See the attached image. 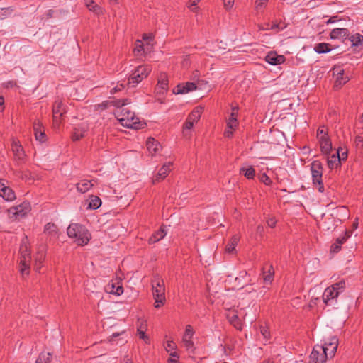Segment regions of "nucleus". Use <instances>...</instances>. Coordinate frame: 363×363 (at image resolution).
I'll list each match as a JSON object with an SVG mask.
<instances>
[{"label":"nucleus","instance_id":"7","mask_svg":"<svg viewBox=\"0 0 363 363\" xmlns=\"http://www.w3.org/2000/svg\"><path fill=\"white\" fill-rule=\"evenodd\" d=\"M330 350L327 347H321L320 345L314 346L310 357L308 363H325L329 354L328 351Z\"/></svg>","mask_w":363,"mask_h":363},{"label":"nucleus","instance_id":"16","mask_svg":"<svg viewBox=\"0 0 363 363\" xmlns=\"http://www.w3.org/2000/svg\"><path fill=\"white\" fill-rule=\"evenodd\" d=\"M0 196L6 201H13L16 198L13 191L1 182H0Z\"/></svg>","mask_w":363,"mask_h":363},{"label":"nucleus","instance_id":"31","mask_svg":"<svg viewBox=\"0 0 363 363\" xmlns=\"http://www.w3.org/2000/svg\"><path fill=\"white\" fill-rule=\"evenodd\" d=\"M328 165L331 169L338 167L340 165V157L336 154H333L328 157Z\"/></svg>","mask_w":363,"mask_h":363},{"label":"nucleus","instance_id":"19","mask_svg":"<svg viewBox=\"0 0 363 363\" xmlns=\"http://www.w3.org/2000/svg\"><path fill=\"white\" fill-rule=\"evenodd\" d=\"M147 149L152 155H156L161 150V145L159 142L153 138H149L146 143Z\"/></svg>","mask_w":363,"mask_h":363},{"label":"nucleus","instance_id":"20","mask_svg":"<svg viewBox=\"0 0 363 363\" xmlns=\"http://www.w3.org/2000/svg\"><path fill=\"white\" fill-rule=\"evenodd\" d=\"M349 31L346 28H333L330 34V38L343 40L349 36Z\"/></svg>","mask_w":363,"mask_h":363},{"label":"nucleus","instance_id":"54","mask_svg":"<svg viewBox=\"0 0 363 363\" xmlns=\"http://www.w3.org/2000/svg\"><path fill=\"white\" fill-rule=\"evenodd\" d=\"M11 13L9 9H0V18H4Z\"/></svg>","mask_w":363,"mask_h":363},{"label":"nucleus","instance_id":"4","mask_svg":"<svg viewBox=\"0 0 363 363\" xmlns=\"http://www.w3.org/2000/svg\"><path fill=\"white\" fill-rule=\"evenodd\" d=\"M345 283L341 281L327 287L323 294V301L326 305H332L338 297L339 294L344 290Z\"/></svg>","mask_w":363,"mask_h":363},{"label":"nucleus","instance_id":"43","mask_svg":"<svg viewBox=\"0 0 363 363\" xmlns=\"http://www.w3.org/2000/svg\"><path fill=\"white\" fill-rule=\"evenodd\" d=\"M286 27L285 25L284 24H279V23H273L271 27L269 28V25H267V26L266 28L263 27V26H260L259 27V29L260 30H269V29H272V30H283L284 28Z\"/></svg>","mask_w":363,"mask_h":363},{"label":"nucleus","instance_id":"12","mask_svg":"<svg viewBox=\"0 0 363 363\" xmlns=\"http://www.w3.org/2000/svg\"><path fill=\"white\" fill-rule=\"evenodd\" d=\"M196 85L194 82H186L179 84L173 90L175 94H186L190 91L196 90Z\"/></svg>","mask_w":363,"mask_h":363},{"label":"nucleus","instance_id":"32","mask_svg":"<svg viewBox=\"0 0 363 363\" xmlns=\"http://www.w3.org/2000/svg\"><path fill=\"white\" fill-rule=\"evenodd\" d=\"M167 235V231L164 228H160L157 232H156L151 238L149 239L150 243H155L156 242L160 241Z\"/></svg>","mask_w":363,"mask_h":363},{"label":"nucleus","instance_id":"9","mask_svg":"<svg viewBox=\"0 0 363 363\" xmlns=\"http://www.w3.org/2000/svg\"><path fill=\"white\" fill-rule=\"evenodd\" d=\"M311 169L313 184L317 186L320 192H323L324 191V186L322 182V164L319 161H314L311 164Z\"/></svg>","mask_w":363,"mask_h":363},{"label":"nucleus","instance_id":"53","mask_svg":"<svg viewBox=\"0 0 363 363\" xmlns=\"http://www.w3.org/2000/svg\"><path fill=\"white\" fill-rule=\"evenodd\" d=\"M260 181L262 182H263L264 184H267V185H269L271 183V180L269 178V177L267 175H266L265 174H263L260 176V178H259Z\"/></svg>","mask_w":363,"mask_h":363},{"label":"nucleus","instance_id":"64","mask_svg":"<svg viewBox=\"0 0 363 363\" xmlns=\"http://www.w3.org/2000/svg\"><path fill=\"white\" fill-rule=\"evenodd\" d=\"M234 129H228L227 128V129L225 130V133H224V135L225 137L227 138H230L232 135H233V130Z\"/></svg>","mask_w":363,"mask_h":363},{"label":"nucleus","instance_id":"8","mask_svg":"<svg viewBox=\"0 0 363 363\" xmlns=\"http://www.w3.org/2000/svg\"><path fill=\"white\" fill-rule=\"evenodd\" d=\"M330 350L327 347H321L320 345L314 346L310 357L308 363H325L329 354L328 351Z\"/></svg>","mask_w":363,"mask_h":363},{"label":"nucleus","instance_id":"37","mask_svg":"<svg viewBox=\"0 0 363 363\" xmlns=\"http://www.w3.org/2000/svg\"><path fill=\"white\" fill-rule=\"evenodd\" d=\"M51 353L41 352L35 363H50L51 362Z\"/></svg>","mask_w":363,"mask_h":363},{"label":"nucleus","instance_id":"44","mask_svg":"<svg viewBox=\"0 0 363 363\" xmlns=\"http://www.w3.org/2000/svg\"><path fill=\"white\" fill-rule=\"evenodd\" d=\"M274 273V272L272 269V267L271 266L267 274L264 273V281L265 283H271L272 281Z\"/></svg>","mask_w":363,"mask_h":363},{"label":"nucleus","instance_id":"55","mask_svg":"<svg viewBox=\"0 0 363 363\" xmlns=\"http://www.w3.org/2000/svg\"><path fill=\"white\" fill-rule=\"evenodd\" d=\"M267 223L269 227L274 228L276 225L277 220L274 217L270 216L267 219Z\"/></svg>","mask_w":363,"mask_h":363},{"label":"nucleus","instance_id":"33","mask_svg":"<svg viewBox=\"0 0 363 363\" xmlns=\"http://www.w3.org/2000/svg\"><path fill=\"white\" fill-rule=\"evenodd\" d=\"M44 231L46 234L52 237H55L58 234L57 227L55 224L51 223H48L45 225Z\"/></svg>","mask_w":363,"mask_h":363},{"label":"nucleus","instance_id":"50","mask_svg":"<svg viewBox=\"0 0 363 363\" xmlns=\"http://www.w3.org/2000/svg\"><path fill=\"white\" fill-rule=\"evenodd\" d=\"M43 258H44V256L43 254H38L35 256L34 257V259H35V265L38 264V262L39 263H41L43 260ZM40 267H38L36 266V269L38 270V269H40Z\"/></svg>","mask_w":363,"mask_h":363},{"label":"nucleus","instance_id":"34","mask_svg":"<svg viewBox=\"0 0 363 363\" xmlns=\"http://www.w3.org/2000/svg\"><path fill=\"white\" fill-rule=\"evenodd\" d=\"M240 240V237L238 235H234L229 243L225 247V251L228 253H232L235 250V246L237 245L238 241Z\"/></svg>","mask_w":363,"mask_h":363},{"label":"nucleus","instance_id":"21","mask_svg":"<svg viewBox=\"0 0 363 363\" xmlns=\"http://www.w3.org/2000/svg\"><path fill=\"white\" fill-rule=\"evenodd\" d=\"M265 60L269 64L277 65L283 63L285 58L283 55H279L276 52H269L265 57Z\"/></svg>","mask_w":363,"mask_h":363},{"label":"nucleus","instance_id":"28","mask_svg":"<svg viewBox=\"0 0 363 363\" xmlns=\"http://www.w3.org/2000/svg\"><path fill=\"white\" fill-rule=\"evenodd\" d=\"M86 203L88 206L87 208L95 210L101 206V200L99 197H98L96 196L91 195L86 201Z\"/></svg>","mask_w":363,"mask_h":363},{"label":"nucleus","instance_id":"62","mask_svg":"<svg viewBox=\"0 0 363 363\" xmlns=\"http://www.w3.org/2000/svg\"><path fill=\"white\" fill-rule=\"evenodd\" d=\"M123 88V84H120L118 86H116L113 89H111V94L116 93L117 91H121Z\"/></svg>","mask_w":363,"mask_h":363},{"label":"nucleus","instance_id":"41","mask_svg":"<svg viewBox=\"0 0 363 363\" xmlns=\"http://www.w3.org/2000/svg\"><path fill=\"white\" fill-rule=\"evenodd\" d=\"M85 4L90 11L98 13L100 10V8L94 3L93 0H86Z\"/></svg>","mask_w":363,"mask_h":363},{"label":"nucleus","instance_id":"47","mask_svg":"<svg viewBox=\"0 0 363 363\" xmlns=\"http://www.w3.org/2000/svg\"><path fill=\"white\" fill-rule=\"evenodd\" d=\"M336 155H337V157H340V161L341 162V160H346V158L347 157V152L344 149L340 148V149H338V150L336 153Z\"/></svg>","mask_w":363,"mask_h":363},{"label":"nucleus","instance_id":"60","mask_svg":"<svg viewBox=\"0 0 363 363\" xmlns=\"http://www.w3.org/2000/svg\"><path fill=\"white\" fill-rule=\"evenodd\" d=\"M153 35L152 33H149V34H144L143 35V40L145 41H153Z\"/></svg>","mask_w":363,"mask_h":363},{"label":"nucleus","instance_id":"26","mask_svg":"<svg viewBox=\"0 0 363 363\" xmlns=\"http://www.w3.org/2000/svg\"><path fill=\"white\" fill-rule=\"evenodd\" d=\"M94 186L91 181L83 179L77 184V189L79 192L84 194Z\"/></svg>","mask_w":363,"mask_h":363},{"label":"nucleus","instance_id":"14","mask_svg":"<svg viewBox=\"0 0 363 363\" xmlns=\"http://www.w3.org/2000/svg\"><path fill=\"white\" fill-rule=\"evenodd\" d=\"M333 75L335 76V86L336 87H340L342 84H345L348 80V77L344 76V71L341 67H334L333 69Z\"/></svg>","mask_w":363,"mask_h":363},{"label":"nucleus","instance_id":"2","mask_svg":"<svg viewBox=\"0 0 363 363\" xmlns=\"http://www.w3.org/2000/svg\"><path fill=\"white\" fill-rule=\"evenodd\" d=\"M67 235L70 238L74 239L78 245H84L91 238L89 231L82 225L72 223L67 228Z\"/></svg>","mask_w":363,"mask_h":363},{"label":"nucleus","instance_id":"57","mask_svg":"<svg viewBox=\"0 0 363 363\" xmlns=\"http://www.w3.org/2000/svg\"><path fill=\"white\" fill-rule=\"evenodd\" d=\"M199 1H200V0H190V5H189V7L190 8V9H191L192 11H194V12H195V11H196V9H197V8L196 7V6L197 3H198Z\"/></svg>","mask_w":363,"mask_h":363},{"label":"nucleus","instance_id":"39","mask_svg":"<svg viewBox=\"0 0 363 363\" xmlns=\"http://www.w3.org/2000/svg\"><path fill=\"white\" fill-rule=\"evenodd\" d=\"M349 39L353 46L361 45L363 42V36L359 33L350 36Z\"/></svg>","mask_w":363,"mask_h":363},{"label":"nucleus","instance_id":"3","mask_svg":"<svg viewBox=\"0 0 363 363\" xmlns=\"http://www.w3.org/2000/svg\"><path fill=\"white\" fill-rule=\"evenodd\" d=\"M20 262L19 270L22 276L28 275L30 269V262L31 256L29 250V245L27 238H26L20 246Z\"/></svg>","mask_w":363,"mask_h":363},{"label":"nucleus","instance_id":"52","mask_svg":"<svg viewBox=\"0 0 363 363\" xmlns=\"http://www.w3.org/2000/svg\"><path fill=\"white\" fill-rule=\"evenodd\" d=\"M153 41H145V43L144 44V46H145V52L146 53L147 52H150L151 51V50L153 48Z\"/></svg>","mask_w":363,"mask_h":363},{"label":"nucleus","instance_id":"10","mask_svg":"<svg viewBox=\"0 0 363 363\" xmlns=\"http://www.w3.org/2000/svg\"><path fill=\"white\" fill-rule=\"evenodd\" d=\"M30 204L23 202L17 206H13L9 210V217L12 220H18L23 218L30 211Z\"/></svg>","mask_w":363,"mask_h":363},{"label":"nucleus","instance_id":"18","mask_svg":"<svg viewBox=\"0 0 363 363\" xmlns=\"http://www.w3.org/2000/svg\"><path fill=\"white\" fill-rule=\"evenodd\" d=\"M238 114V108L233 107L229 118L227 120V127L228 129H235L238 126L237 116Z\"/></svg>","mask_w":363,"mask_h":363},{"label":"nucleus","instance_id":"63","mask_svg":"<svg viewBox=\"0 0 363 363\" xmlns=\"http://www.w3.org/2000/svg\"><path fill=\"white\" fill-rule=\"evenodd\" d=\"M357 146H362L363 145V139L360 136H357L355 140Z\"/></svg>","mask_w":363,"mask_h":363},{"label":"nucleus","instance_id":"49","mask_svg":"<svg viewBox=\"0 0 363 363\" xmlns=\"http://www.w3.org/2000/svg\"><path fill=\"white\" fill-rule=\"evenodd\" d=\"M144 329H145V327H143L142 325L138 329V334L140 335V337L143 340H144L146 342H148L149 340V338L148 337L145 335V331H144Z\"/></svg>","mask_w":363,"mask_h":363},{"label":"nucleus","instance_id":"61","mask_svg":"<svg viewBox=\"0 0 363 363\" xmlns=\"http://www.w3.org/2000/svg\"><path fill=\"white\" fill-rule=\"evenodd\" d=\"M261 333L265 339L267 340L269 338V333L267 328H262Z\"/></svg>","mask_w":363,"mask_h":363},{"label":"nucleus","instance_id":"6","mask_svg":"<svg viewBox=\"0 0 363 363\" xmlns=\"http://www.w3.org/2000/svg\"><path fill=\"white\" fill-rule=\"evenodd\" d=\"M155 284L152 285L153 298L155 299V307L158 308L164 305L165 301V288L164 281L162 279L155 281Z\"/></svg>","mask_w":363,"mask_h":363},{"label":"nucleus","instance_id":"35","mask_svg":"<svg viewBox=\"0 0 363 363\" xmlns=\"http://www.w3.org/2000/svg\"><path fill=\"white\" fill-rule=\"evenodd\" d=\"M229 320L232 325H234L236 328L241 330L242 324L239 319L238 314H235L234 313L230 314L228 315Z\"/></svg>","mask_w":363,"mask_h":363},{"label":"nucleus","instance_id":"11","mask_svg":"<svg viewBox=\"0 0 363 363\" xmlns=\"http://www.w3.org/2000/svg\"><path fill=\"white\" fill-rule=\"evenodd\" d=\"M194 335L193 328L190 325H186L182 342L186 350L191 352H193L195 350L194 343L192 341Z\"/></svg>","mask_w":363,"mask_h":363},{"label":"nucleus","instance_id":"56","mask_svg":"<svg viewBox=\"0 0 363 363\" xmlns=\"http://www.w3.org/2000/svg\"><path fill=\"white\" fill-rule=\"evenodd\" d=\"M340 248H341V245H340L337 242H335V243H334L331 246V250H331L332 252L336 253V252H339Z\"/></svg>","mask_w":363,"mask_h":363},{"label":"nucleus","instance_id":"45","mask_svg":"<svg viewBox=\"0 0 363 363\" xmlns=\"http://www.w3.org/2000/svg\"><path fill=\"white\" fill-rule=\"evenodd\" d=\"M84 131L85 129L84 128H82L80 130L77 129L72 135V139L74 140H78L79 139L84 136Z\"/></svg>","mask_w":363,"mask_h":363},{"label":"nucleus","instance_id":"5","mask_svg":"<svg viewBox=\"0 0 363 363\" xmlns=\"http://www.w3.org/2000/svg\"><path fill=\"white\" fill-rule=\"evenodd\" d=\"M152 71V67L149 65H143L137 67L134 72L130 76L128 84L135 86L143 79L146 78Z\"/></svg>","mask_w":363,"mask_h":363},{"label":"nucleus","instance_id":"36","mask_svg":"<svg viewBox=\"0 0 363 363\" xmlns=\"http://www.w3.org/2000/svg\"><path fill=\"white\" fill-rule=\"evenodd\" d=\"M134 52L135 55H139L142 54H146L145 48L144 46V44L142 43L141 40H138L135 42V48H134Z\"/></svg>","mask_w":363,"mask_h":363},{"label":"nucleus","instance_id":"51","mask_svg":"<svg viewBox=\"0 0 363 363\" xmlns=\"http://www.w3.org/2000/svg\"><path fill=\"white\" fill-rule=\"evenodd\" d=\"M327 137H328V134H327V133L325 131V130L323 128H319L318 130L317 138H318V140H320V138H327Z\"/></svg>","mask_w":363,"mask_h":363},{"label":"nucleus","instance_id":"48","mask_svg":"<svg viewBox=\"0 0 363 363\" xmlns=\"http://www.w3.org/2000/svg\"><path fill=\"white\" fill-rule=\"evenodd\" d=\"M268 0H256L255 1V9L257 11L262 10L265 7Z\"/></svg>","mask_w":363,"mask_h":363},{"label":"nucleus","instance_id":"13","mask_svg":"<svg viewBox=\"0 0 363 363\" xmlns=\"http://www.w3.org/2000/svg\"><path fill=\"white\" fill-rule=\"evenodd\" d=\"M168 90V79L166 74H160L158 82L155 87L157 94L163 95Z\"/></svg>","mask_w":363,"mask_h":363},{"label":"nucleus","instance_id":"15","mask_svg":"<svg viewBox=\"0 0 363 363\" xmlns=\"http://www.w3.org/2000/svg\"><path fill=\"white\" fill-rule=\"evenodd\" d=\"M53 121L55 125H59L60 118L65 113L64 105L61 101H56L53 106Z\"/></svg>","mask_w":363,"mask_h":363},{"label":"nucleus","instance_id":"46","mask_svg":"<svg viewBox=\"0 0 363 363\" xmlns=\"http://www.w3.org/2000/svg\"><path fill=\"white\" fill-rule=\"evenodd\" d=\"M352 235V233L349 230H346L345 235L342 237L338 238L336 240V242L342 245Z\"/></svg>","mask_w":363,"mask_h":363},{"label":"nucleus","instance_id":"58","mask_svg":"<svg viewBox=\"0 0 363 363\" xmlns=\"http://www.w3.org/2000/svg\"><path fill=\"white\" fill-rule=\"evenodd\" d=\"M223 4L226 9H230L234 4V0H223Z\"/></svg>","mask_w":363,"mask_h":363},{"label":"nucleus","instance_id":"42","mask_svg":"<svg viewBox=\"0 0 363 363\" xmlns=\"http://www.w3.org/2000/svg\"><path fill=\"white\" fill-rule=\"evenodd\" d=\"M194 124V123L190 121L188 119L186 120V123L183 125V134L185 137H189L188 130L192 128Z\"/></svg>","mask_w":363,"mask_h":363},{"label":"nucleus","instance_id":"30","mask_svg":"<svg viewBox=\"0 0 363 363\" xmlns=\"http://www.w3.org/2000/svg\"><path fill=\"white\" fill-rule=\"evenodd\" d=\"M201 113H202V108L196 107L189 115L187 119L189 120L190 121L196 123L199 121Z\"/></svg>","mask_w":363,"mask_h":363},{"label":"nucleus","instance_id":"22","mask_svg":"<svg viewBox=\"0 0 363 363\" xmlns=\"http://www.w3.org/2000/svg\"><path fill=\"white\" fill-rule=\"evenodd\" d=\"M323 347H327L330 349V350L328 351V354H329V357L332 358L334 357L337 351L338 347V340L337 337H333L330 339L329 342H325Z\"/></svg>","mask_w":363,"mask_h":363},{"label":"nucleus","instance_id":"40","mask_svg":"<svg viewBox=\"0 0 363 363\" xmlns=\"http://www.w3.org/2000/svg\"><path fill=\"white\" fill-rule=\"evenodd\" d=\"M329 46L330 45L327 43H319L315 46L314 50L318 53H325L330 50Z\"/></svg>","mask_w":363,"mask_h":363},{"label":"nucleus","instance_id":"59","mask_svg":"<svg viewBox=\"0 0 363 363\" xmlns=\"http://www.w3.org/2000/svg\"><path fill=\"white\" fill-rule=\"evenodd\" d=\"M125 104H128L127 99H125L123 101L118 100V101H116V104H115V105L116 106H118V108H121L120 109H121L123 108V106H125Z\"/></svg>","mask_w":363,"mask_h":363},{"label":"nucleus","instance_id":"17","mask_svg":"<svg viewBox=\"0 0 363 363\" xmlns=\"http://www.w3.org/2000/svg\"><path fill=\"white\" fill-rule=\"evenodd\" d=\"M105 291L108 294L120 296L123 293V289L119 281L112 282L105 286Z\"/></svg>","mask_w":363,"mask_h":363},{"label":"nucleus","instance_id":"23","mask_svg":"<svg viewBox=\"0 0 363 363\" xmlns=\"http://www.w3.org/2000/svg\"><path fill=\"white\" fill-rule=\"evenodd\" d=\"M172 164V162H168L167 164H164L156 174L154 182H160L163 180L170 172V167Z\"/></svg>","mask_w":363,"mask_h":363},{"label":"nucleus","instance_id":"1","mask_svg":"<svg viewBox=\"0 0 363 363\" xmlns=\"http://www.w3.org/2000/svg\"><path fill=\"white\" fill-rule=\"evenodd\" d=\"M117 118L121 124L128 128L138 130L143 127L138 118L128 108H122L117 111Z\"/></svg>","mask_w":363,"mask_h":363},{"label":"nucleus","instance_id":"27","mask_svg":"<svg viewBox=\"0 0 363 363\" xmlns=\"http://www.w3.org/2000/svg\"><path fill=\"white\" fill-rule=\"evenodd\" d=\"M165 350L169 354L170 357L179 358V355L177 352V346L173 340H167L164 346Z\"/></svg>","mask_w":363,"mask_h":363},{"label":"nucleus","instance_id":"25","mask_svg":"<svg viewBox=\"0 0 363 363\" xmlns=\"http://www.w3.org/2000/svg\"><path fill=\"white\" fill-rule=\"evenodd\" d=\"M33 130L35 136V139L40 143H43L45 140V134L44 131L42 130V124L40 122H35L33 124Z\"/></svg>","mask_w":363,"mask_h":363},{"label":"nucleus","instance_id":"38","mask_svg":"<svg viewBox=\"0 0 363 363\" xmlns=\"http://www.w3.org/2000/svg\"><path fill=\"white\" fill-rule=\"evenodd\" d=\"M240 173L243 174L247 179H252L255 174V169L252 167L241 168Z\"/></svg>","mask_w":363,"mask_h":363},{"label":"nucleus","instance_id":"24","mask_svg":"<svg viewBox=\"0 0 363 363\" xmlns=\"http://www.w3.org/2000/svg\"><path fill=\"white\" fill-rule=\"evenodd\" d=\"M11 149L13 152L14 157L16 160H22L25 155L24 151L21 144L18 141L13 140L11 144Z\"/></svg>","mask_w":363,"mask_h":363},{"label":"nucleus","instance_id":"29","mask_svg":"<svg viewBox=\"0 0 363 363\" xmlns=\"http://www.w3.org/2000/svg\"><path fill=\"white\" fill-rule=\"evenodd\" d=\"M318 140L322 152L323 154H329L332 150V143L330 138L328 137L325 138H320Z\"/></svg>","mask_w":363,"mask_h":363}]
</instances>
